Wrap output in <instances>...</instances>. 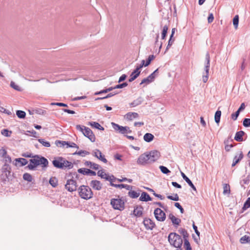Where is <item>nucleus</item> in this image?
Returning <instances> with one entry per match:
<instances>
[{"label": "nucleus", "instance_id": "f257e3e1", "mask_svg": "<svg viewBox=\"0 0 250 250\" xmlns=\"http://www.w3.org/2000/svg\"><path fill=\"white\" fill-rule=\"evenodd\" d=\"M29 162L30 164L26 167L30 170H34L39 165H41L42 168L47 167L48 166V160L38 155H34V157L29 160Z\"/></svg>", "mask_w": 250, "mask_h": 250}, {"label": "nucleus", "instance_id": "f03ea898", "mask_svg": "<svg viewBox=\"0 0 250 250\" xmlns=\"http://www.w3.org/2000/svg\"><path fill=\"white\" fill-rule=\"evenodd\" d=\"M53 166L62 169H71L73 167V164L62 157H57L52 161Z\"/></svg>", "mask_w": 250, "mask_h": 250}, {"label": "nucleus", "instance_id": "7ed1b4c3", "mask_svg": "<svg viewBox=\"0 0 250 250\" xmlns=\"http://www.w3.org/2000/svg\"><path fill=\"white\" fill-rule=\"evenodd\" d=\"M168 240L171 245L175 248H180L183 244L181 236L175 232H171L168 236Z\"/></svg>", "mask_w": 250, "mask_h": 250}, {"label": "nucleus", "instance_id": "20e7f679", "mask_svg": "<svg viewBox=\"0 0 250 250\" xmlns=\"http://www.w3.org/2000/svg\"><path fill=\"white\" fill-rule=\"evenodd\" d=\"M79 196L83 199L88 200L92 198L93 193L91 188L87 186H81L79 188Z\"/></svg>", "mask_w": 250, "mask_h": 250}, {"label": "nucleus", "instance_id": "39448f33", "mask_svg": "<svg viewBox=\"0 0 250 250\" xmlns=\"http://www.w3.org/2000/svg\"><path fill=\"white\" fill-rule=\"evenodd\" d=\"M110 204L115 209L123 210L125 208V202L122 198L111 199Z\"/></svg>", "mask_w": 250, "mask_h": 250}, {"label": "nucleus", "instance_id": "423d86ee", "mask_svg": "<svg viewBox=\"0 0 250 250\" xmlns=\"http://www.w3.org/2000/svg\"><path fill=\"white\" fill-rule=\"evenodd\" d=\"M210 67V56L208 52L206 54L205 62V71L206 75H203L202 77L203 82L206 83L208 79V73Z\"/></svg>", "mask_w": 250, "mask_h": 250}, {"label": "nucleus", "instance_id": "0eeeda50", "mask_svg": "<svg viewBox=\"0 0 250 250\" xmlns=\"http://www.w3.org/2000/svg\"><path fill=\"white\" fill-rule=\"evenodd\" d=\"M111 125L115 130L119 131V132L122 134H125L126 133H130L132 132L128 126H121L114 123H112Z\"/></svg>", "mask_w": 250, "mask_h": 250}, {"label": "nucleus", "instance_id": "6e6552de", "mask_svg": "<svg viewBox=\"0 0 250 250\" xmlns=\"http://www.w3.org/2000/svg\"><path fill=\"white\" fill-rule=\"evenodd\" d=\"M11 170V167L8 164L5 163L2 167L1 168L2 172L1 176L3 177L2 178L4 180H5L6 179H8L9 177L10 176Z\"/></svg>", "mask_w": 250, "mask_h": 250}, {"label": "nucleus", "instance_id": "1a4fd4ad", "mask_svg": "<svg viewBox=\"0 0 250 250\" xmlns=\"http://www.w3.org/2000/svg\"><path fill=\"white\" fill-rule=\"evenodd\" d=\"M155 218L158 221L163 222L166 219V213L160 208H156L154 211Z\"/></svg>", "mask_w": 250, "mask_h": 250}, {"label": "nucleus", "instance_id": "9d476101", "mask_svg": "<svg viewBox=\"0 0 250 250\" xmlns=\"http://www.w3.org/2000/svg\"><path fill=\"white\" fill-rule=\"evenodd\" d=\"M77 182L73 179H69L67 180L65 185V188L69 192L76 191L77 189Z\"/></svg>", "mask_w": 250, "mask_h": 250}, {"label": "nucleus", "instance_id": "9b49d317", "mask_svg": "<svg viewBox=\"0 0 250 250\" xmlns=\"http://www.w3.org/2000/svg\"><path fill=\"white\" fill-rule=\"evenodd\" d=\"M137 163L138 164L142 166L150 164L148 153H145L141 155L138 158Z\"/></svg>", "mask_w": 250, "mask_h": 250}, {"label": "nucleus", "instance_id": "f8f14e48", "mask_svg": "<svg viewBox=\"0 0 250 250\" xmlns=\"http://www.w3.org/2000/svg\"><path fill=\"white\" fill-rule=\"evenodd\" d=\"M158 73V69H156L153 73H152L150 75H149L147 77L144 78L142 80L140 84H142L143 83L149 84L150 83L152 82L157 75Z\"/></svg>", "mask_w": 250, "mask_h": 250}, {"label": "nucleus", "instance_id": "ddd939ff", "mask_svg": "<svg viewBox=\"0 0 250 250\" xmlns=\"http://www.w3.org/2000/svg\"><path fill=\"white\" fill-rule=\"evenodd\" d=\"M148 155L149 163H152L159 158L160 153L157 150H152L148 153Z\"/></svg>", "mask_w": 250, "mask_h": 250}, {"label": "nucleus", "instance_id": "4468645a", "mask_svg": "<svg viewBox=\"0 0 250 250\" xmlns=\"http://www.w3.org/2000/svg\"><path fill=\"white\" fill-rule=\"evenodd\" d=\"M83 134L88 138L92 142H94L96 140V137L92 131L88 127H84Z\"/></svg>", "mask_w": 250, "mask_h": 250}, {"label": "nucleus", "instance_id": "2eb2a0df", "mask_svg": "<svg viewBox=\"0 0 250 250\" xmlns=\"http://www.w3.org/2000/svg\"><path fill=\"white\" fill-rule=\"evenodd\" d=\"M143 224L146 229L152 230L155 227V223L149 218H145Z\"/></svg>", "mask_w": 250, "mask_h": 250}, {"label": "nucleus", "instance_id": "dca6fc26", "mask_svg": "<svg viewBox=\"0 0 250 250\" xmlns=\"http://www.w3.org/2000/svg\"><path fill=\"white\" fill-rule=\"evenodd\" d=\"M90 186L93 188V189L96 190H100L102 188V184L100 181L97 180H92L90 184Z\"/></svg>", "mask_w": 250, "mask_h": 250}, {"label": "nucleus", "instance_id": "f3484780", "mask_svg": "<svg viewBox=\"0 0 250 250\" xmlns=\"http://www.w3.org/2000/svg\"><path fill=\"white\" fill-rule=\"evenodd\" d=\"M93 156H94L95 157L98 158L99 160H101L104 163H106L107 162V160L104 157V155L101 151L96 149L93 151Z\"/></svg>", "mask_w": 250, "mask_h": 250}, {"label": "nucleus", "instance_id": "a211bd4d", "mask_svg": "<svg viewBox=\"0 0 250 250\" xmlns=\"http://www.w3.org/2000/svg\"><path fill=\"white\" fill-rule=\"evenodd\" d=\"M78 172L84 175H91L92 176H95L96 175V172L86 168H79L78 170Z\"/></svg>", "mask_w": 250, "mask_h": 250}, {"label": "nucleus", "instance_id": "6ab92c4d", "mask_svg": "<svg viewBox=\"0 0 250 250\" xmlns=\"http://www.w3.org/2000/svg\"><path fill=\"white\" fill-rule=\"evenodd\" d=\"M143 208L141 206H137L134 208L133 214L136 217H141L143 215Z\"/></svg>", "mask_w": 250, "mask_h": 250}, {"label": "nucleus", "instance_id": "aec40b11", "mask_svg": "<svg viewBox=\"0 0 250 250\" xmlns=\"http://www.w3.org/2000/svg\"><path fill=\"white\" fill-rule=\"evenodd\" d=\"M181 174L182 178L186 181L191 188L194 191H196V188L191 181L183 172H181Z\"/></svg>", "mask_w": 250, "mask_h": 250}, {"label": "nucleus", "instance_id": "412c9836", "mask_svg": "<svg viewBox=\"0 0 250 250\" xmlns=\"http://www.w3.org/2000/svg\"><path fill=\"white\" fill-rule=\"evenodd\" d=\"M168 218L171 221L174 225H179L181 222L180 219L176 218L173 214L170 213L168 215Z\"/></svg>", "mask_w": 250, "mask_h": 250}, {"label": "nucleus", "instance_id": "4be33fe9", "mask_svg": "<svg viewBox=\"0 0 250 250\" xmlns=\"http://www.w3.org/2000/svg\"><path fill=\"white\" fill-rule=\"evenodd\" d=\"M139 200L144 202H147L152 200V198L149 194L145 191L142 192L141 195L139 198Z\"/></svg>", "mask_w": 250, "mask_h": 250}, {"label": "nucleus", "instance_id": "5701e85b", "mask_svg": "<svg viewBox=\"0 0 250 250\" xmlns=\"http://www.w3.org/2000/svg\"><path fill=\"white\" fill-rule=\"evenodd\" d=\"M245 134V132L243 131H239L236 132L235 137L234 140L237 142H242L244 141L243 136Z\"/></svg>", "mask_w": 250, "mask_h": 250}, {"label": "nucleus", "instance_id": "b1692460", "mask_svg": "<svg viewBox=\"0 0 250 250\" xmlns=\"http://www.w3.org/2000/svg\"><path fill=\"white\" fill-rule=\"evenodd\" d=\"M144 101V99L142 97H138L137 99L134 100L129 104L131 107H135L141 104Z\"/></svg>", "mask_w": 250, "mask_h": 250}, {"label": "nucleus", "instance_id": "393cba45", "mask_svg": "<svg viewBox=\"0 0 250 250\" xmlns=\"http://www.w3.org/2000/svg\"><path fill=\"white\" fill-rule=\"evenodd\" d=\"M125 117L127 120L131 121L133 119L137 118L139 114L136 112H128L125 114Z\"/></svg>", "mask_w": 250, "mask_h": 250}, {"label": "nucleus", "instance_id": "a878e982", "mask_svg": "<svg viewBox=\"0 0 250 250\" xmlns=\"http://www.w3.org/2000/svg\"><path fill=\"white\" fill-rule=\"evenodd\" d=\"M84 165L87 167H89L95 170H97L100 167V166L99 165L87 161L84 162Z\"/></svg>", "mask_w": 250, "mask_h": 250}, {"label": "nucleus", "instance_id": "bb28decb", "mask_svg": "<svg viewBox=\"0 0 250 250\" xmlns=\"http://www.w3.org/2000/svg\"><path fill=\"white\" fill-rule=\"evenodd\" d=\"M102 178L109 181L110 185L111 184V182H114L116 180V178L113 175H109L108 174L105 173H104Z\"/></svg>", "mask_w": 250, "mask_h": 250}, {"label": "nucleus", "instance_id": "cd10ccee", "mask_svg": "<svg viewBox=\"0 0 250 250\" xmlns=\"http://www.w3.org/2000/svg\"><path fill=\"white\" fill-rule=\"evenodd\" d=\"M243 158V154L242 151L240 152L239 156H235L233 160V163L231 166H235L237 163H238Z\"/></svg>", "mask_w": 250, "mask_h": 250}, {"label": "nucleus", "instance_id": "c85d7f7f", "mask_svg": "<svg viewBox=\"0 0 250 250\" xmlns=\"http://www.w3.org/2000/svg\"><path fill=\"white\" fill-rule=\"evenodd\" d=\"M154 138V135L150 133H146L144 136V140L147 143L151 142Z\"/></svg>", "mask_w": 250, "mask_h": 250}, {"label": "nucleus", "instance_id": "c756f323", "mask_svg": "<svg viewBox=\"0 0 250 250\" xmlns=\"http://www.w3.org/2000/svg\"><path fill=\"white\" fill-rule=\"evenodd\" d=\"M88 125H90L92 127L98 129L100 130H104V128L103 126H102L99 123H98L97 122H89Z\"/></svg>", "mask_w": 250, "mask_h": 250}, {"label": "nucleus", "instance_id": "7c9ffc66", "mask_svg": "<svg viewBox=\"0 0 250 250\" xmlns=\"http://www.w3.org/2000/svg\"><path fill=\"white\" fill-rule=\"evenodd\" d=\"M15 161L16 162L15 165H17L16 163L19 162L21 164V167L25 166L28 163V161L26 159L22 158H16Z\"/></svg>", "mask_w": 250, "mask_h": 250}, {"label": "nucleus", "instance_id": "2f4dec72", "mask_svg": "<svg viewBox=\"0 0 250 250\" xmlns=\"http://www.w3.org/2000/svg\"><path fill=\"white\" fill-rule=\"evenodd\" d=\"M223 186V194L224 195H229L230 193V186L228 184H224Z\"/></svg>", "mask_w": 250, "mask_h": 250}, {"label": "nucleus", "instance_id": "473e14b6", "mask_svg": "<svg viewBox=\"0 0 250 250\" xmlns=\"http://www.w3.org/2000/svg\"><path fill=\"white\" fill-rule=\"evenodd\" d=\"M140 72H137L135 70L131 73L130 77V78L128 79L129 82H132L135 80L139 75Z\"/></svg>", "mask_w": 250, "mask_h": 250}, {"label": "nucleus", "instance_id": "72a5a7b5", "mask_svg": "<svg viewBox=\"0 0 250 250\" xmlns=\"http://www.w3.org/2000/svg\"><path fill=\"white\" fill-rule=\"evenodd\" d=\"M128 195L131 198H137L140 195V193L131 190L128 192Z\"/></svg>", "mask_w": 250, "mask_h": 250}, {"label": "nucleus", "instance_id": "f704fd0d", "mask_svg": "<svg viewBox=\"0 0 250 250\" xmlns=\"http://www.w3.org/2000/svg\"><path fill=\"white\" fill-rule=\"evenodd\" d=\"M221 116V111L219 110H217L215 113V116H214L215 122L217 124H218L220 122Z\"/></svg>", "mask_w": 250, "mask_h": 250}, {"label": "nucleus", "instance_id": "c9c22d12", "mask_svg": "<svg viewBox=\"0 0 250 250\" xmlns=\"http://www.w3.org/2000/svg\"><path fill=\"white\" fill-rule=\"evenodd\" d=\"M49 183L53 187L55 188L58 185V180L56 177H52L50 178Z\"/></svg>", "mask_w": 250, "mask_h": 250}, {"label": "nucleus", "instance_id": "e433bc0d", "mask_svg": "<svg viewBox=\"0 0 250 250\" xmlns=\"http://www.w3.org/2000/svg\"><path fill=\"white\" fill-rule=\"evenodd\" d=\"M23 179L24 180L28 182H32L33 178L32 175L28 173H25L23 175Z\"/></svg>", "mask_w": 250, "mask_h": 250}, {"label": "nucleus", "instance_id": "4c0bfd02", "mask_svg": "<svg viewBox=\"0 0 250 250\" xmlns=\"http://www.w3.org/2000/svg\"><path fill=\"white\" fill-rule=\"evenodd\" d=\"M38 141L43 146L46 147H49L50 146V144L48 141H46L44 139H39Z\"/></svg>", "mask_w": 250, "mask_h": 250}, {"label": "nucleus", "instance_id": "58836bf2", "mask_svg": "<svg viewBox=\"0 0 250 250\" xmlns=\"http://www.w3.org/2000/svg\"><path fill=\"white\" fill-rule=\"evenodd\" d=\"M240 242L242 244H245L250 242V237L246 235L242 237L240 239Z\"/></svg>", "mask_w": 250, "mask_h": 250}, {"label": "nucleus", "instance_id": "ea45409f", "mask_svg": "<svg viewBox=\"0 0 250 250\" xmlns=\"http://www.w3.org/2000/svg\"><path fill=\"white\" fill-rule=\"evenodd\" d=\"M113 87H110L109 88H106L105 89H104V90H101L100 91H98V92H96L95 93V95H100L102 93H107L109 91H112V90L114 89V88H113Z\"/></svg>", "mask_w": 250, "mask_h": 250}, {"label": "nucleus", "instance_id": "a19ab883", "mask_svg": "<svg viewBox=\"0 0 250 250\" xmlns=\"http://www.w3.org/2000/svg\"><path fill=\"white\" fill-rule=\"evenodd\" d=\"M168 30V26L167 25H165L163 28L162 32V39L164 40L166 39V37L167 35Z\"/></svg>", "mask_w": 250, "mask_h": 250}, {"label": "nucleus", "instance_id": "79ce46f5", "mask_svg": "<svg viewBox=\"0 0 250 250\" xmlns=\"http://www.w3.org/2000/svg\"><path fill=\"white\" fill-rule=\"evenodd\" d=\"M89 154V152L88 151H87L86 150H80L79 151H76L73 153V155H78L82 156L83 157L84 156L86 155Z\"/></svg>", "mask_w": 250, "mask_h": 250}, {"label": "nucleus", "instance_id": "37998d69", "mask_svg": "<svg viewBox=\"0 0 250 250\" xmlns=\"http://www.w3.org/2000/svg\"><path fill=\"white\" fill-rule=\"evenodd\" d=\"M55 144L57 146L62 147L67 144V141L57 140L55 141Z\"/></svg>", "mask_w": 250, "mask_h": 250}, {"label": "nucleus", "instance_id": "c03bdc74", "mask_svg": "<svg viewBox=\"0 0 250 250\" xmlns=\"http://www.w3.org/2000/svg\"><path fill=\"white\" fill-rule=\"evenodd\" d=\"M16 114L20 119H23L26 116V113L24 111L20 110H17Z\"/></svg>", "mask_w": 250, "mask_h": 250}, {"label": "nucleus", "instance_id": "a18cd8bd", "mask_svg": "<svg viewBox=\"0 0 250 250\" xmlns=\"http://www.w3.org/2000/svg\"><path fill=\"white\" fill-rule=\"evenodd\" d=\"M159 168L161 170V172L166 174H168L171 172L166 167L163 166H160L159 167Z\"/></svg>", "mask_w": 250, "mask_h": 250}, {"label": "nucleus", "instance_id": "49530a36", "mask_svg": "<svg viewBox=\"0 0 250 250\" xmlns=\"http://www.w3.org/2000/svg\"><path fill=\"white\" fill-rule=\"evenodd\" d=\"M155 58V56L153 55H149L147 59L146 62H145V65L144 66L146 67L147 66L150 64L151 63V62Z\"/></svg>", "mask_w": 250, "mask_h": 250}, {"label": "nucleus", "instance_id": "de8ad7c7", "mask_svg": "<svg viewBox=\"0 0 250 250\" xmlns=\"http://www.w3.org/2000/svg\"><path fill=\"white\" fill-rule=\"evenodd\" d=\"M233 24L235 29L238 28V25L239 23V16L238 15H236L234 16L233 19Z\"/></svg>", "mask_w": 250, "mask_h": 250}, {"label": "nucleus", "instance_id": "09e8293b", "mask_svg": "<svg viewBox=\"0 0 250 250\" xmlns=\"http://www.w3.org/2000/svg\"><path fill=\"white\" fill-rule=\"evenodd\" d=\"M229 140H226L224 142V143L225 144V148L227 151H229L230 150V149L234 146L232 144L229 145Z\"/></svg>", "mask_w": 250, "mask_h": 250}, {"label": "nucleus", "instance_id": "8fccbe9b", "mask_svg": "<svg viewBox=\"0 0 250 250\" xmlns=\"http://www.w3.org/2000/svg\"><path fill=\"white\" fill-rule=\"evenodd\" d=\"M184 246L186 250H192L190 244L188 239L184 240Z\"/></svg>", "mask_w": 250, "mask_h": 250}, {"label": "nucleus", "instance_id": "3c124183", "mask_svg": "<svg viewBox=\"0 0 250 250\" xmlns=\"http://www.w3.org/2000/svg\"><path fill=\"white\" fill-rule=\"evenodd\" d=\"M250 207V197H249L246 201L245 202L244 206L242 208L243 211L245 210L246 209Z\"/></svg>", "mask_w": 250, "mask_h": 250}, {"label": "nucleus", "instance_id": "603ef678", "mask_svg": "<svg viewBox=\"0 0 250 250\" xmlns=\"http://www.w3.org/2000/svg\"><path fill=\"white\" fill-rule=\"evenodd\" d=\"M145 65V60H142L141 61V63L140 64H138L136 65V68L135 70L137 71V72H141L140 69L143 68V66H144Z\"/></svg>", "mask_w": 250, "mask_h": 250}, {"label": "nucleus", "instance_id": "864d4df0", "mask_svg": "<svg viewBox=\"0 0 250 250\" xmlns=\"http://www.w3.org/2000/svg\"><path fill=\"white\" fill-rule=\"evenodd\" d=\"M174 42V39H173V37H170L165 52L171 47V46L173 44Z\"/></svg>", "mask_w": 250, "mask_h": 250}, {"label": "nucleus", "instance_id": "5fc2aeb1", "mask_svg": "<svg viewBox=\"0 0 250 250\" xmlns=\"http://www.w3.org/2000/svg\"><path fill=\"white\" fill-rule=\"evenodd\" d=\"M167 198L169 200L175 201H177L179 200V196H178V194L176 193L175 194L174 196L168 195L167 196Z\"/></svg>", "mask_w": 250, "mask_h": 250}, {"label": "nucleus", "instance_id": "6e6d98bb", "mask_svg": "<svg viewBox=\"0 0 250 250\" xmlns=\"http://www.w3.org/2000/svg\"><path fill=\"white\" fill-rule=\"evenodd\" d=\"M243 125L246 127H250V119L245 118L243 122Z\"/></svg>", "mask_w": 250, "mask_h": 250}, {"label": "nucleus", "instance_id": "4d7b16f0", "mask_svg": "<svg viewBox=\"0 0 250 250\" xmlns=\"http://www.w3.org/2000/svg\"><path fill=\"white\" fill-rule=\"evenodd\" d=\"M1 133L2 135L6 137H9L10 136V134L12 133V132L9 131V130L7 129H3L1 130Z\"/></svg>", "mask_w": 250, "mask_h": 250}, {"label": "nucleus", "instance_id": "13d9d810", "mask_svg": "<svg viewBox=\"0 0 250 250\" xmlns=\"http://www.w3.org/2000/svg\"><path fill=\"white\" fill-rule=\"evenodd\" d=\"M127 85H128L127 83L126 82H125L122 83H120V84L116 85V86H114L113 87V88H114V89H117V88H123L127 86Z\"/></svg>", "mask_w": 250, "mask_h": 250}, {"label": "nucleus", "instance_id": "bf43d9fd", "mask_svg": "<svg viewBox=\"0 0 250 250\" xmlns=\"http://www.w3.org/2000/svg\"><path fill=\"white\" fill-rule=\"evenodd\" d=\"M66 147H73V148H76L77 149L79 148V146L74 143L73 142H67V144H66Z\"/></svg>", "mask_w": 250, "mask_h": 250}, {"label": "nucleus", "instance_id": "052dcab7", "mask_svg": "<svg viewBox=\"0 0 250 250\" xmlns=\"http://www.w3.org/2000/svg\"><path fill=\"white\" fill-rule=\"evenodd\" d=\"M11 86L14 88V89L17 90V91H21V89L20 87L17 85L14 82H11L10 83Z\"/></svg>", "mask_w": 250, "mask_h": 250}, {"label": "nucleus", "instance_id": "680f3d73", "mask_svg": "<svg viewBox=\"0 0 250 250\" xmlns=\"http://www.w3.org/2000/svg\"><path fill=\"white\" fill-rule=\"evenodd\" d=\"M174 206L180 210V212L181 213H183L184 212V209L182 208V207L181 206V205L179 203H178V202L175 203Z\"/></svg>", "mask_w": 250, "mask_h": 250}, {"label": "nucleus", "instance_id": "e2e57ef3", "mask_svg": "<svg viewBox=\"0 0 250 250\" xmlns=\"http://www.w3.org/2000/svg\"><path fill=\"white\" fill-rule=\"evenodd\" d=\"M181 234H182L184 240L188 239L187 238L188 236V234L185 229H182V230L181 231Z\"/></svg>", "mask_w": 250, "mask_h": 250}, {"label": "nucleus", "instance_id": "0e129e2a", "mask_svg": "<svg viewBox=\"0 0 250 250\" xmlns=\"http://www.w3.org/2000/svg\"><path fill=\"white\" fill-rule=\"evenodd\" d=\"M116 180L120 182L127 181L129 183H131L133 181L131 179H127V178H123L122 179L116 178Z\"/></svg>", "mask_w": 250, "mask_h": 250}, {"label": "nucleus", "instance_id": "69168bd1", "mask_svg": "<svg viewBox=\"0 0 250 250\" xmlns=\"http://www.w3.org/2000/svg\"><path fill=\"white\" fill-rule=\"evenodd\" d=\"M239 114H240V112L237 110L235 113H232L231 115V119L234 120V121H235L237 120L238 117L239 116Z\"/></svg>", "mask_w": 250, "mask_h": 250}, {"label": "nucleus", "instance_id": "338daca9", "mask_svg": "<svg viewBox=\"0 0 250 250\" xmlns=\"http://www.w3.org/2000/svg\"><path fill=\"white\" fill-rule=\"evenodd\" d=\"M159 38V33H158L156 35V41H155V46L159 45V49H161V48L162 47V43L161 42L160 44L159 43V41H158Z\"/></svg>", "mask_w": 250, "mask_h": 250}, {"label": "nucleus", "instance_id": "774afa93", "mask_svg": "<svg viewBox=\"0 0 250 250\" xmlns=\"http://www.w3.org/2000/svg\"><path fill=\"white\" fill-rule=\"evenodd\" d=\"M110 186L115 188H124V187H125V184H115L113 183V182H111Z\"/></svg>", "mask_w": 250, "mask_h": 250}]
</instances>
